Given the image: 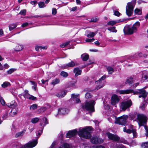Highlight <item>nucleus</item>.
Instances as JSON below:
<instances>
[{
	"instance_id": "obj_26",
	"label": "nucleus",
	"mask_w": 148,
	"mask_h": 148,
	"mask_svg": "<svg viewBox=\"0 0 148 148\" xmlns=\"http://www.w3.org/2000/svg\"><path fill=\"white\" fill-rule=\"evenodd\" d=\"M148 81V72H146L144 73L142 77V81Z\"/></svg>"
},
{
	"instance_id": "obj_28",
	"label": "nucleus",
	"mask_w": 148,
	"mask_h": 148,
	"mask_svg": "<svg viewBox=\"0 0 148 148\" xmlns=\"http://www.w3.org/2000/svg\"><path fill=\"white\" fill-rule=\"evenodd\" d=\"M10 83L8 82H5L1 85V86L3 88H6L8 86H10Z\"/></svg>"
},
{
	"instance_id": "obj_45",
	"label": "nucleus",
	"mask_w": 148,
	"mask_h": 148,
	"mask_svg": "<svg viewBox=\"0 0 148 148\" xmlns=\"http://www.w3.org/2000/svg\"><path fill=\"white\" fill-rule=\"evenodd\" d=\"M37 108V105L36 104H34L31 106L30 108L31 110H34L36 109Z\"/></svg>"
},
{
	"instance_id": "obj_55",
	"label": "nucleus",
	"mask_w": 148,
	"mask_h": 148,
	"mask_svg": "<svg viewBox=\"0 0 148 148\" xmlns=\"http://www.w3.org/2000/svg\"><path fill=\"white\" fill-rule=\"evenodd\" d=\"M92 96L91 95L90 93L89 92H87L85 94V97L87 99L90 98Z\"/></svg>"
},
{
	"instance_id": "obj_53",
	"label": "nucleus",
	"mask_w": 148,
	"mask_h": 148,
	"mask_svg": "<svg viewBox=\"0 0 148 148\" xmlns=\"http://www.w3.org/2000/svg\"><path fill=\"white\" fill-rule=\"evenodd\" d=\"M0 102L1 103V104L3 105H5V102L3 99L2 97H1L0 98Z\"/></svg>"
},
{
	"instance_id": "obj_16",
	"label": "nucleus",
	"mask_w": 148,
	"mask_h": 148,
	"mask_svg": "<svg viewBox=\"0 0 148 148\" xmlns=\"http://www.w3.org/2000/svg\"><path fill=\"white\" fill-rule=\"evenodd\" d=\"M119 101V99L118 96L116 95L112 96L111 98V103L113 105H115Z\"/></svg>"
},
{
	"instance_id": "obj_17",
	"label": "nucleus",
	"mask_w": 148,
	"mask_h": 148,
	"mask_svg": "<svg viewBox=\"0 0 148 148\" xmlns=\"http://www.w3.org/2000/svg\"><path fill=\"white\" fill-rule=\"evenodd\" d=\"M69 110L68 109L63 108L59 109L58 110V114L61 115H64L68 113Z\"/></svg>"
},
{
	"instance_id": "obj_54",
	"label": "nucleus",
	"mask_w": 148,
	"mask_h": 148,
	"mask_svg": "<svg viewBox=\"0 0 148 148\" xmlns=\"http://www.w3.org/2000/svg\"><path fill=\"white\" fill-rule=\"evenodd\" d=\"M39 48H41L43 49H47V47H42L41 46H37V47H36L35 48L36 50L37 51H38Z\"/></svg>"
},
{
	"instance_id": "obj_59",
	"label": "nucleus",
	"mask_w": 148,
	"mask_h": 148,
	"mask_svg": "<svg viewBox=\"0 0 148 148\" xmlns=\"http://www.w3.org/2000/svg\"><path fill=\"white\" fill-rule=\"evenodd\" d=\"M23 96L25 98L29 99L30 95L29 94H23Z\"/></svg>"
},
{
	"instance_id": "obj_20",
	"label": "nucleus",
	"mask_w": 148,
	"mask_h": 148,
	"mask_svg": "<svg viewBox=\"0 0 148 148\" xmlns=\"http://www.w3.org/2000/svg\"><path fill=\"white\" fill-rule=\"evenodd\" d=\"M66 92L65 90H62L60 92L57 93L56 96L59 98H61L64 97L66 94Z\"/></svg>"
},
{
	"instance_id": "obj_14",
	"label": "nucleus",
	"mask_w": 148,
	"mask_h": 148,
	"mask_svg": "<svg viewBox=\"0 0 148 148\" xmlns=\"http://www.w3.org/2000/svg\"><path fill=\"white\" fill-rule=\"evenodd\" d=\"M90 141L93 144H97L102 143L103 140L97 137L94 136L91 138Z\"/></svg>"
},
{
	"instance_id": "obj_50",
	"label": "nucleus",
	"mask_w": 148,
	"mask_h": 148,
	"mask_svg": "<svg viewBox=\"0 0 148 148\" xmlns=\"http://www.w3.org/2000/svg\"><path fill=\"white\" fill-rule=\"evenodd\" d=\"M15 70L14 69H11L7 71V73L9 74H11Z\"/></svg>"
},
{
	"instance_id": "obj_12",
	"label": "nucleus",
	"mask_w": 148,
	"mask_h": 148,
	"mask_svg": "<svg viewBox=\"0 0 148 148\" xmlns=\"http://www.w3.org/2000/svg\"><path fill=\"white\" fill-rule=\"evenodd\" d=\"M108 136L109 139L118 142L120 140V138L116 135H114L110 133L107 134Z\"/></svg>"
},
{
	"instance_id": "obj_42",
	"label": "nucleus",
	"mask_w": 148,
	"mask_h": 148,
	"mask_svg": "<svg viewBox=\"0 0 148 148\" xmlns=\"http://www.w3.org/2000/svg\"><path fill=\"white\" fill-rule=\"evenodd\" d=\"M107 69L109 73L111 74L114 71V69L110 66L107 67Z\"/></svg>"
},
{
	"instance_id": "obj_8",
	"label": "nucleus",
	"mask_w": 148,
	"mask_h": 148,
	"mask_svg": "<svg viewBox=\"0 0 148 148\" xmlns=\"http://www.w3.org/2000/svg\"><path fill=\"white\" fill-rule=\"evenodd\" d=\"M128 118V116L127 115H123L118 118L116 119V123L123 125H125L127 123V120Z\"/></svg>"
},
{
	"instance_id": "obj_29",
	"label": "nucleus",
	"mask_w": 148,
	"mask_h": 148,
	"mask_svg": "<svg viewBox=\"0 0 148 148\" xmlns=\"http://www.w3.org/2000/svg\"><path fill=\"white\" fill-rule=\"evenodd\" d=\"M17 25L16 23L11 24L9 26V29L10 31L15 28Z\"/></svg>"
},
{
	"instance_id": "obj_4",
	"label": "nucleus",
	"mask_w": 148,
	"mask_h": 148,
	"mask_svg": "<svg viewBox=\"0 0 148 148\" xmlns=\"http://www.w3.org/2000/svg\"><path fill=\"white\" fill-rule=\"evenodd\" d=\"M95 104V101L92 100L89 102L86 101L84 104L82 105V108L91 112L94 111V106Z\"/></svg>"
},
{
	"instance_id": "obj_39",
	"label": "nucleus",
	"mask_w": 148,
	"mask_h": 148,
	"mask_svg": "<svg viewBox=\"0 0 148 148\" xmlns=\"http://www.w3.org/2000/svg\"><path fill=\"white\" fill-rule=\"evenodd\" d=\"M96 34V33L93 32H90L87 35V36L88 38L93 37L95 36Z\"/></svg>"
},
{
	"instance_id": "obj_56",
	"label": "nucleus",
	"mask_w": 148,
	"mask_h": 148,
	"mask_svg": "<svg viewBox=\"0 0 148 148\" xmlns=\"http://www.w3.org/2000/svg\"><path fill=\"white\" fill-rule=\"evenodd\" d=\"M94 40L95 39L94 38H92V39L87 38L86 40V42H91L94 41Z\"/></svg>"
},
{
	"instance_id": "obj_5",
	"label": "nucleus",
	"mask_w": 148,
	"mask_h": 148,
	"mask_svg": "<svg viewBox=\"0 0 148 148\" xmlns=\"http://www.w3.org/2000/svg\"><path fill=\"white\" fill-rule=\"evenodd\" d=\"M135 4V1L129 2L127 4L126 7V12L129 17L131 16L133 13Z\"/></svg>"
},
{
	"instance_id": "obj_25",
	"label": "nucleus",
	"mask_w": 148,
	"mask_h": 148,
	"mask_svg": "<svg viewBox=\"0 0 148 148\" xmlns=\"http://www.w3.org/2000/svg\"><path fill=\"white\" fill-rule=\"evenodd\" d=\"M134 76H131L130 77L127 79L125 83L129 84H132L133 83V79Z\"/></svg>"
},
{
	"instance_id": "obj_57",
	"label": "nucleus",
	"mask_w": 148,
	"mask_h": 148,
	"mask_svg": "<svg viewBox=\"0 0 148 148\" xmlns=\"http://www.w3.org/2000/svg\"><path fill=\"white\" fill-rule=\"evenodd\" d=\"M79 102H80V100L77 97V98H76V99H75V101H73V102H72L73 103H77Z\"/></svg>"
},
{
	"instance_id": "obj_31",
	"label": "nucleus",
	"mask_w": 148,
	"mask_h": 148,
	"mask_svg": "<svg viewBox=\"0 0 148 148\" xmlns=\"http://www.w3.org/2000/svg\"><path fill=\"white\" fill-rule=\"evenodd\" d=\"M141 146L142 148H148V142L142 143Z\"/></svg>"
},
{
	"instance_id": "obj_30",
	"label": "nucleus",
	"mask_w": 148,
	"mask_h": 148,
	"mask_svg": "<svg viewBox=\"0 0 148 148\" xmlns=\"http://www.w3.org/2000/svg\"><path fill=\"white\" fill-rule=\"evenodd\" d=\"M134 13L136 14L140 15L142 14V12L141 10L136 8L134 10Z\"/></svg>"
},
{
	"instance_id": "obj_63",
	"label": "nucleus",
	"mask_w": 148,
	"mask_h": 148,
	"mask_svg": "<svg viewBox=\"0 0 148 148\" xmlns=\"http://www.w3.org/2000/svg\"><path fill=\"white\" fill-rule=\"evenodd\" d=\"M29 23L27 22H25L23 23L22 25L21 26L23 27H24L27 26L28 25Z\"/></svg>"
},
{
	"instance_id": "obj_24",
	"label": "nucleus",
	"mask_w": 148,
	"mask_h": 148,
	"mask_svg": "<svg viewBox=\"0 0 148 148\" xmlns=\"http://www.w3.org/2000/svg\"><path fill=\"white\" fill-rule=\"evenodd\" d=\"M60 82V79L59 78H56L52 81L51 84L54 86L55 85L59 84Z\"/></svg>"
},
{
	"instance_id": "obj_40",
	"label": "nucleus",
	"mask_w": 148,
	"mask_h": 148,
	"mask_svg": "<svg viewBox=\"0 0 148 148\" xmlns=\"http://www.w3.org/2000/svg\"><path fill=\"white\" fill-rule=\"evenodd\" d=\"M140 25V23L139 22H137L135 23L132 26L133 27H136V31H137V29Z\"/></svg>"
},
{
	"instance_id": "obj_18",
	"label": "nucleus",
	"mask_w": 148,
	"mask_h": 148,
	"mask_svg": "<svg viewBox=\"0 0 148 148\" xmlns=\"http://www.w3.org/2000/svg\"><path fill=\"white\" fill-rule=\"evenodd\" d=\"M132 90H118L116 91V93L121 94H127L132 92Z\"/></svg>"
},
{
	"instance_id": "obj_22",
	"label": "nucleus",
	"mask_w": 148,
	"mask_h": 148,
	"mask_svg": "<svg viewBox=\"0 0 148 148\" xmlns=\"http://www.w3.org/2000/svg\"><path fill=\"white\" fill-rule=\"evenodd\" d=\"M81 72V70L78 68H75L74 69V73H75V76L76 77L80 75Z\"/></svg>"
},
{
	"instance_id": "obj_23",
	"label": "nucleus",
	"mask_w": 148,
	"mask_h": 148,
	"mask_svg": "<svg viewBox=\"0 0 148 148\" xmlns=\"http://www.w3.org/2000/svg\"><path fill=\"white\" fill-rule=\"evenodd\" d=\"M121 22V20L116 21H112L108 22L107 24L109 25L113 26L117 23Z\"/></svg>"
},
{
	"instance_id": "obj_33",
	"label": "nucleus",
	"mask_w": 148,
	"mask_h": 148,
	"mask_svg": "<svg viewBox=\"0 0 148 148\" xmlns=\"http://www.w3.org/2000/svg\"><path fill=\"white\" fill-rule=\"evenodd\" d=\"M123 131L125 132H126L128 134H130L132 132V130L130 129H127L126 127H125L123 128Z\"/></svg>"
},
{
	"instance_id": "obj_7",
	"label": "nucleus",
	"mask_w": 148,
	"mask_h": 148,
	"mask_svg": "<svg viewBox=\"0 0 148 148\" xmlns=\"http://www.w3.org/2000/svg\"><path fill=\"white\" fill-rule=\"evenodd\" d=\"M123 32L125 35H131L136 32V28L132 26H125Z\"/></svg>"
},
{
	"instance_id": "obj_61",
	"label": "nucleus",
	"mask_w": 148,
	"mask_h": 148,
	"mask_svg": "<svg viewBox=\"0 0 148 148\" xmlns=\"http://www.w3.org/2000/svg\"><path fill=\"white\" fill-rule=\"evenodd\" d=\"M48 80H44V79H42L41 80L43 84H46L47 85L48 84L47 82Z\"/></svg>"
},
{
	"instance_id": "obj_48",
	"label": "nucleus",
	"mask_w": 148,
	"mask_h": 148,
	"mask_svg": "<svg viewBox=\"0 0 148 148\" xmlns=\"http://www.w3.org/2000/svg\"><path fill=\"white\" fill-rule=\"evenodd\" d=\"M38 5L39 8H42L45 7V3L44 2H42L38 3Z\"/></svg>"
},
{
	"instance_id": "obj_36",
	"label": "nucleus",
	"mask_w": 148,
	"mask_h": 148,
	"mask_svg": "<svg viewBox=\"0 0 148 148\" xmlns=\"http://www.w3.org/2000/svg\"><path fill=\"white\" fill-rule=\"evenodd\" d=\"M99 20V18L97 17H93L90 19L89 21L90 22H96Z\"/></svg>"
},
{
	"instance_id": "obj_46",
	"label": "nucleus",
	"mask_w": 148,
	"mask_h": 148,
	"mask_svg": "<svg viewBox=\"0 0 148 148\" xmlns=\"http://www.w3.org/2000/svg\"><path fill=\"white\" fill-rule=\"evenodd\" d=\"M77 96L75 95L74 94H73L71 95V100H73V101H75V99L77 97Z\"/></svg>"
},
{
	"instance_id": "obj_1",
	"label": "nucleus",
	"mask_w": 148,
	"mask_h": 148,
	"mask_svg": "<svg viewBox=\"0 0 148 148\" xmlns=\"http://www.w3.org/2000/svg\"><path fill=\"white\" fill-rule=\"evenodd\" d=\"M92 130V128L90 127L80 128L78 130V135L81 138L88 139L91 136V133Z\"/></svg>"
},
{
	"instance_id": "obj_11",
	"label": "nucleus",
	"mask_w": 148,
	"mask_h": 148,
	"mask_svg": "<svg viewBox=\"0 0 148 148\" xmlns=\"http://www.w3.org/2000/svg\"><path fill=\"white\" fill-rule=\"evenodd\" d=\"M106 78V77L105 76H103L98 80L96 82V84H97L96 88L97 90L100 89L104 86V80Z\"/></svg>"
},
{
	"instance_id": "obj_43",
	"label": "nucleus",
	"mask_w": 148,
	"mask_h": 148,
	"mask_svg": "<svg viewBox=\"0 0 148 148\" xmlns=\"http://www.w3.org/2000/svg\"><path fill=\"white\" fill-rule=\"evenodd\" d=\"M43 129V128L41 130H39L38 131L36 132V134L37 136H38V137L40 136V135L42 134Z\"/></svg>"
},
{
	"instance_id": "obj_41",
	"label": "nucleus",
	"mask_w": 148,
	"mask_h": 148,
	"mask_svg": "<svg viewBox=\"0 0 148 148\" xmlns=\"http://www.w3.org/2000/svg\"><path fill=\"white\" fill-rule=\"evenodd\" d=\"M7 106L9 107L14 108H15L16 107V104L13 103L11 104L10 103H8L7 104Z\"/></svg>"
},
{
	"instance_id": "obj_32",
	"label": "nucleus",
	"mask_w": 148,
	"mask_h": 148,
	"mask_svg": "<svg viewBox=\"0 0 148 148\" xmlns=\"http://www.w3.org/2000/svg\"><path fill=\"white\" fill-rule=\"evenodd\" d=\"M39 120L38 118L36 117L32 119L31 120V122L33 123H37Z\"/></svg>"
},
{
	"instance_id": "obj_19",
	"label": "nucleus",
	"mask_w": 148,
	"mask_h": 148,
	"mask_svg": "<svg viewBox=\"0 0 148 148\" xmlns=\"http://www.w3.org/2000/svg\"><path fill=\"white\" fill-rule=\"evenodd\" d=\"M48 123V121L47 118L45 117H43L41 120L40 125L41 126H43L44 127Z\"/></svg>"
},
{
	"instance_id": "obj_52",
	"label": "nucleus",
	"mask_w": 148,
	"mask_h": 148,
	"mask_svg": "<svg viewBox=\"0 0 148 148\" xmlns=\"http://www.w3.org/2000/svg\"><path fill=\"white\" fill-rule=\"evenodd\" d=\"M8 112L7 111H6L5 113L3 114V118L4 119H5L8 116Z\"/></svg>"
},
{
	"instance_id": "obj_44",
	"label": "nucleus",
	"mask_w": 148,
	"mask_h": 148,
	"mask_svg": "<svg viewBox=\"0 0 148 148\" xmlns=\"http://www.w3.org/2000/svg\"><path fill=\"white\" fill-rule=\"evenodd\" d=\"M23 48V47L21 45H18L16 47V50L17 51H20L22 50Z\"/></svg>"
},
{
	"instance_id": "obj_13",
	"label": "nucleus",
	"mask_w": 148,
	"mask_h": 148,
	"mask_svg": "<svg viewBox=\"0 0 148 148\" xmlns=\"http://www.w3.org/2000/svg\"><path fill=\"white\" fill-rule=\"evenodd\" d=\"M108 136L109 139L118 142L120 140V138L116 135H114L110 133L107 134Z\"/></svg>"
},
{
	"instance_id": "obj_58",
	"label": "nucleus",
	"mask_w": 148,
	"mask_h": 148,
	"mask_svg": "<svg viewBox=\"0 0 148 148\" xmlns=\"http://www.w3.org/2000/svg\"><path fill=\"white\" fill-rule=\"evenodd\" d=\"M36 99L37 98L36 97L31 95L29 99L32 100H36Z\"/></svg>"
},
{
	"instance_id": "obj_47",
	"label": "nucleus",
	"mask_w": 148,
	"mask_h": 148,
	"mask_svg": "<svg viewBox=\"0 0 148 148\" xmlns=\"http://www.w3.org/2000/svg\"><path fill=\"white\" fill-rule=\"evenodd\" d=\"M133 137L134 138H136L137 137V135L136 132V130L135 129H132V132Z\"/></svg>"
},
{
	"instance_id": "obj_10",
	"label": "nucleus",
	"mask_w": 148,
	"mask_h": 148,
	"mask_svg": "<svg viewBox=\"0 0 148 148\" xmlns=\"http://www.w3.org/2000/svg\"><path fill=\"white\" fill-rule=\"evenodd\" d=\"M37 140L30 141L24 145H22L21 148H32L35 146L37 144Z\"/></svg>"
},
{
	"instance_id": "obj_27",
	"label": "nucleus",
	"mask_w": 148,
	"mask_h": 148,
	"mask_svg": "<svg viewBox=\"0 0 148 148\" xmlns=\"http://www.w3.org/2000/svg\"><path fill=\"white\" fill-rule=\"evenodd\" d=\"M81 57L83 61H86L88 59L89 55L86 53H84L81 55Z\"/></svg>"
},
{
	"instance_id": "obj_51",
	"label": "nucleus",
	"mask_w": 148,
	"mask_h": 148,
	"mask_svg": "<svg viewBox=\"0 0 148 148\" xmlns=\"http://www.w3.org/2000/svg\"><path fill=\"white\" fill-rule=\"evenodd\" d=\"M114 15L117 16H119L121 15V14L117 11H114Z\"/></svg>"
},
{
	"instance_id": "obj_9",
	"label": "nucleus",
	"mask_w": 148,
	"mask_h": 148,
	"mask_svg": "<svg viewBox=\"0 0 148 148\" xmlns=\"http://www.w3.org/2000/svg\"><path fill=\"white\" fill-rule=\"evenodd\" d=\"M147 55L143 54L141 53H136L132 56H127L125 57V60L127 59L132 60L136 58H138L140 57H143L144 58H146L147 57Z\"/></svg>"
},
{
	"instance_id": "obj_35",
	"label": "nucleus",
	"mask_w": 148,
	"mask_h": 148,
	"mask_svg": "<svg viewBox=\"0 0 148 148\" xmlns=\"http://www.w3.org/2000/svg\"><path fill=\"white\" fill-rule=\"evenodd\" d=\"M60 75L64 77H67L68 75V73L64 71H62L60 73Z\"/></svg>"
},
{
	"instance_id": "obj_21",
	"label": "nucleus",
	"mask_w": 148,
	"mask_h": 148,
	"mask_svg": "<svg viewBox=\"0 0 148 148\" xmlns=\"http://www.w3.org/2000/svg\"><path fill=\"white\" fill-rule=\"evenodd\" d=\"M26 131L25 129H23L21 132H18L16 134L15 137V138H18L23 136Z\"/></svg>"
},
{
	"instance_id": "obj_64",
	"label": "nucleus",
	"mask_w": 148,
	"mask_h": 148,
	"mask_svg": "<svg viewBox=\"0 0 148 148\" xmlns=\"http://www.w3.org/2000/svg\"><path fill=\"white\" fill-rule=\"evenodd\" d=\"M47 110V108H46L45 107H42L40 109V111L42 112H44L46 110Z\"/></svg>"
},
{
	"instance_id": "obj_60",
	"label": "nucleus",
	"mask_w": 148,
	"mask_h": 148,
	"mask_svg": "<svg viewBox=\"0 0 148 148\" xmlns=\"http://www.w3.org/2000/svg\"><path fill=\"white\" fill-rule=\"evenodd\" d=\"M57 13V10L56 8H53L52 10V14L53 15H55Z\"/></svg>"
},
{
	"instance_id": "obj_49",
	"label": "nucleus",
	"mask_w": 148,
	"mask_h": 148,
	"mask_svg": "<svg viewBox=\"0 0 148 148\" xmlns=\"http://www.w3.org/2000/svg\"><path fill=\"white\" fill-rule=\"evenodd\" d=\"M26 11L25 10H23L20 11L19 13V14L20 15H26Z\"/></svg>"
},
{
	"instance_id": "obj_38",
	"label": "nucleus",
	"mask_w": 148,
	"mask_h": 148,
	"mask_svg": "<svg viewBox=\"0 0 148 148\" xmlns=\"http://www.w3.org/2000/svg\"><path fill=\"white\" fill-rule=\"evenodd\" d=\"M67 65H68V67H73L75 65V64L73 61H71L67 64Z\"/></svg>"
},
{
	"instance_id": "obj_62",
	"label": "nucleus",
	"mask_w": 148,
	"mask_h": 148,
	"mask_svg": "<svg viewBox=\"0 0 148 148\" xmlns=\"http://www.w3.org/2000/svg\"><path fill=\"white\" fill-rule=\"evenodd\" d=\"M4 35L3 31L2 29H0V36H2Z\"/></svg>"
},
{
	"instance_id": "obj_2",
	"label": "nucleus",
	"mask_w": 148,
	"mask_h": 148,
	"mask_svg": "<svg viewBox=\"0 0 148 148\" xmlns=\"http://www.w3.org/2000/svg\"><path fill=\"white\" fill-rule=\"evenodd\" d=\"M137 92L140 94L138 96L139 98L142 97L143 98V102L140 105L139 108L141 110H144L148 104V98L146 99L148 93L143 89L138 90Z\"/></svg>"
},
{
	"instance_id": "obj_37",
	"label": "nucleus",
	"mask_w": 148,
	"mask_h": 148,
	"mask_svg": "<svg viewBox=\"0 0 148 148\" xmlns=\"http://www.w3.org/2000/svg\"><path fill=\"white\" fill-rule=\"evenodd\" d=\"M59 148H70V147L68 144L65 143L61 146Z\"/></svg>"
},
{
	"instance_id": "obj_34",
	"label": "nucleus",
	"mask_w": 148,
	"mask_h": 148,
	"mask_svg": "<svg viewBox=\"0 0 148 148\" xmlns=\"http://www.w3.org/2000/svg\"><path fill=\"white\" fill-rule=\"evenodd\" d=\"M107 29L108 30L111 31L113 32L116 33L117 32V30L115 29V27H108Z\"/></svg>"
},
{
	"instance_id": "obj_15",
	"label": "nucleus",
	"mask_w": 148,
	"mask_h": 148,
	"mask_svg": "<svg viewBox=\"0 0 148 148\" xmlns=\"http://www.w3.org/2000/svg\"><path fill=\"white\" fill-rule=\"evenodd\" d=\"M78 131L76 129L71 131H69L66 135V138H70L75 136L77 134Z\"/></svg>"
},
{
	"instance_id": "obj_3",
	"label": "nucleus",
	"mask_w": 148,
	"mask_h": 148,
	"mask_svg": "<svg viewBox=\"0 0 148 148\" xmlns=\"http://www.w3.org/2000/svg\"><path fill=\"white\" fill-rule=\"evenodd\" d=\"M137 118L138 121V123L139 127L143 126H145V128L146 132V135L148 136V128L145 125L146 124L147 120V117L143 114H138Z\"/></svg>"
},
{
	"instance_id": "obj_6",
	"label": "nucleus",
	"mask_w": 148,
	"mask_h": 148,
	"mask_svg": "<svg viewBox=\"0 0 148 148\" xmlns=\"http://www.w3.org/2000/svg\"><path fill=\"white\" fill-rule=\"evenodd\" d=\"M132 105V102L130 100L123 102L120 103V109L121 111H125L129 108Z\"/></svg>"
}]
</instances>
